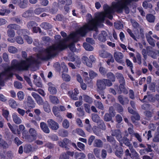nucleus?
Returning a JSON list of instances; mask_svg holds the SVG:
<instances>
[{
	"label": "nucleus",
	"instance_id": "nucleus-53",
	"mask_svg": "<svg viewBox=\"0 0 159 159\" xmlns=\"http://www.w3.org/2000/svg\"><path fill=\"white\" fill-rule=\"evenodd\" d=\"M113 117L110 114L106 113L104 116V120L106 121H109L111 120L112 117Z\"/></svg>",
	"mask_w": 159,
	"mask_h": 159
},
{
	"label": "nucleus",
	"instance_id": "nucleus-44",
	"mask_svg": "<svg viewBox=\"0 0 159 159\" xmlns=\"http://www.w3.org/2000/svg\"><path fill=\"white\" fill-rule=\"evenodd\" d=\"M11 130L14 134H20L21 132L18 128V127L16 126H13L11 125Z\"/></svg>",
	"mask_w": 159,
	"mask_h": 159
},
{
	"label": "nucleus",
	"instance_id": "nucleus-58",
	"mask_svg": "<svg viewBox=\"0 0 159 159\" xmlns=\"http://www.w3.org/2000/svg\"><path fill=\"white\" fill-rule=\"evenodd\" d=\"M126 31L127 33L133 39L134 41H137L136 36L134 34L131 30L128 28L126 30Z\"/></svg>",
	"mask_w": 159,
	"mask_h": 159
},
{
	"label": "nucleus",
	"instance_id": "nucleus-54",
	"mask_svg": "<svg viewBox=\"0 0 159 159\" xmlns=\"http://www.w3.org/2000/svg\"><path fill=\"white\" fill-rule=\"evenodd\" d=\"M124 157L123 159H129L131 157V154L128 149L126 150L124 152Z\"/></svg>",
	"mask_w": 159,
	"mask_h": 159
},
{
	"label": "nucleus",
	"instance_id": "nucleus-36",
	"mask_svg": "<svg viewBox=\"0 0 159 159\" xmlns=\"http://www.w3.org/2000/svg\"><path fill=\"white\" fill-rule=\"evenodd\" d=\"M83 100L84 102L89 104H91L93 103V101L91 97L86 94L83 95Z\"/></svg>",
	"mask_w": 159,
	"mask_h": 159
},
{
	"label": "nucleus",
	"instance_id": "nucleus-50",
	"mask_svg": "<svg viewBox=\"0 0 159 159\" xmlns=\"http://www.w3.org/2000/svg\"><path fill=\"white\" fill-rule=\"evenodd\" d=\"M106 138L108 142H110V143H111L112 145H115L116 141L113 136H108V135H107Z\"/></svg>",
	"mask_w": 159,
	"mask_h": 159
},
{
	"label": "nucleus",
	"instance_id": "nucleus-46",
	"mask_svg": "<svg viewBox=\"0 0 159 159\" xmlns=\"http://www.w3.org/2000/svg\"><path fill=\"white\" fill-rule=\"evenodd\" d=\"M104 12L106 14L110 12H112V8L109 6L107 4H105L103 6Z\"/></svg>",
	"mask_w": 159,
	"mask_h": 159
},
{
	"label": "nucleus",
	"instance_id": "nucleus-60",
	"mask_svg": "<svg viewBox=\"0 0 159 159\" xmlns=\"http://www.w3.org/2000/svg\"><path fill=\"white\" fill-rule=\"evenodd\" d=\"M59 134L61 136L65 137L68 136V133L67 130H63L59 131Z\"/></svg>",
	"mask_w": 159,
	"mask_h": 159
},
{
	"label": "nucleus",
	"instance_id": "nucleus-35",
	"mask_svg": "<svg viewBox=\"0 0 159 159\" xmlns=\"http://www.w3.org/2000/svg\"><path fill=\"white\" fill-rule=\"evenodd\" d=\"M28 3V0H23L22 1L20 0L18 6L20 8H25L27 7Z\"/></svg>",
	"mask_w": 159,
	"mask_h": 159
},
{
	"label": "nucleus",
	"instance_id": "nucleus-41",
	"mask_svg": "<svg viewBox=\"0 0 159 159\" xmlns=\"http://www.w3.org/2000/svg\"><path fill=\"white\" fill-rule=\"evenodd\" d=\"M58 3L60 5L69 6L72 3L71 0H59Z\"/></svg>",
	"mask_w": 159,
	"mask_h": 159
},
{
	"label": "nucleus",
	"instance_id": "nucleus-45",
	"mask_svg": "<svg viewBox=\"0 0 159 159\" xmlns=\"http://www.w3.org/2000/svg\"><path fill=\"white\" fill-rule=\"evenodd\" d=\"M147 40L149 44L153 47L155 45V41L151 36H149L147 38Z\"/></svg>",
	"mask_w": 159,
	"mask_h": 159
},
{
	"label": "nucleus",
	"instance_id": "nucleus-24",
	"mask_svg": "<svg viewBox=\"0 0 159 159\" xmlns=\"http://www.w3.org/2000/svg\"><path fill=\"white\" fill-rule=\"evenodd\" d=\"M137 32V33H135L136 39L141 38L143 39L145 38L144 30L143 28L140 27L139 28V32L138 30Z\"/></svg>",
	"mask_w": 159,
	"mask_h": 159
},
{
	"label": "nucleus",
	"instance_id": "nucleus-4",
	"mask_svg": "<svg viewBox=\"0 0 159 159\" xmlns=\"http://www.w3.org/2000/svg\"><path fill=\"white\" fill-rule=\"evenodd\" d=\"M29 132L30 134L27 131L24 130L22 133V138L27 142L31 143L36 139L37 134L36 130L33 128L29 129Z\"/></svg>",
	"mask_w": 159,
	"mask_h": 159
},
{
	"label": "nucleus",
	"instance_id": "nucleus-51",
	"mask_svg": "<svg viewBox=\"0 0 159 159\" xmlns=\"http://www.w3.org/2000/svg\"><path fill=\"white\" fill-rule=\"evenodd\" d=\"M10 12V11L3 8L0 9V15L4 16L8 15Z\"/></svg>",
	"mask_w": 159,
	"mask_h": 159
},
{
	"label": "nucleus",
	"instance_id": "nucleus-34",
	"mask_svg": "<svg viewBox=\"0 0 159 159\" xmlns=\"http://www.w3.org/2000/svg\"><path fill=\"white\" fill-rule=\"evenodd\" d=\"M40 26L42 28L45 30H50L52 28L51 24L46 22L42 23L40 25Z\"/></svg>",
	"mask_w": 159,
	"mask_h": 159
},
{
	"label": "nucleus",
	"instance_id": "nucleus-13",
	"mask_svg": "<svg viewBox=\"0 0 159 159\" xmlns=\"http://www.w3.org/2000/svg\"><path fill=\"white\" fill-rule=\"evenodd\" d=\"M48 125L52 130H56L59 128V124L52 119H49L47 121Z\"/></svg>",
	"mask_w": 159,
	"mask_h": 159
},
{
	"label": "nucleus",
	"instance_id": "nucleus-37",
	"mask_svg": "<svg viewBox=\"0 0 159 159\" xmlns=\"http://www.w3.org/2000/svg\"><path fill=\"white\" fill-rule=\"evenodd\" d=\"M68 70H63L62 73L64 72H67ZM62 77L63 80L66 82H69L70 80V77L69 75L66 74L62 73Z\"/></svg>",
	"mask_w": 159,
	"mask_h": 159
},
{
	"label": "nucleus",
	"instance_id": "nucleus-28",
	"mask_svg": "<svg viewBox=\"0 0 159 159\" xmlns=\"http://www.w3.org/2000/svg\"><path fill=\"white\" fill-rule=\"evenodd\" d=\"M148 54L153 58H156L157 56H159V50H156L154 52L152 50H149L148 51Z\"/></svg>",
	"mask_w": 159,
	"mask_h": 159
},
{
	"label": "nucleus",
	"instance_id": "nucleus-55",
	"mask_svg": "<svg viewBox=\"0 0 159 159\" xmlns=\"http://www.w3.org/2000/svg\"><path fill=\"white\" fill-rule=\"evenodd\" d=\"M18 99L20 101H21L24 99L25 96V93L22 91H19L17 93Z\"/></svg>",
	"mask_w": 159,
	"mask_h": 159
},
{
	"label": "nucleus",
	"instance_id": "nucleus-5",
	"mask_svg": "<svg viewBox=\"0 0 159 159\" xmlns=\"http://www.w3.org/2000/svg\"><path fill=\"white\" fill-rule=\"evenodd\" d=\"M112 84L110 80L105 79L98 80L97 82V86L98 91L101 92H102L105 90L106 86H111Z\"/></svg>",
	"mask_w": 159,
	"mask_h": 159
},
{
	"label": "nucleus",
	"instance_id": "nucleus-8",
	"mask_svg": "<svg viewBox=\"0 0 159 159\" xmlns=\"http://www.w3.org/2000/svg\"><path fill=\"white\" fill-rule=\"evenodd\" d=\"M10 77V70H4L0 73V86H3L4 80L9 79ZM1 87L0 86V89Z\"/></svg>",
	"mask_w": 159,
	"mask_h": 159
},
{
	"label": "nucleus",
	"instance_id": "nucleus-6",
	"mask_svg": "<svg viewBox=\"0 0 159 159\" xmlns=\"http://www.w3.org/2000/svg\"><path fill=\"white\" fill-rule=\"evenodd\" d=\"M35 107V103L32 98L30 96H27L23 104V107L26 110V113L28 114L31 111V110Z\"/></svg>",
	"mask_w": 159,
	"mask_h": 159
},
{
	"label": "nucleus",
	"instance_id": "nucleus-27",
	"mask_svg": "<svg viewBox=\"0 0 159 159\" xmlns=\"http://www.w3.org/2000/svg\"><path fill=\"white\" fill-rule=\"evenodd\" d=\"M116 76L120 84H125V81L122 74L116 73Z\"/></svg>",
	"mask_w": 159,
	"mask_h": 159
},
{
	"label": "nucleus",
	"instance_id": "nucleus-52",
	"mask_svg": "<svg viewBox=\"0 0 159 159\" xmlns=\"http://www.w3.org/2000/svg\"><path fill=\"white\" fill-rule=\"evenodd\" d=\"M46 9L43 8L39 7L35 9L34 11L35 14L39 15L41 13L45 11Z\"/></svg>",
	"mask_w": 159,
	"mask_h": 159
},
{
	"label": "nucleus",
	"instance_id": "nucleus-57",
	"mask_svg": "<svg viewBox=\"0 0 159 159\" xmlns=\"http://www.w3.org/2000/svg\"><path fill=\"white\" fill-rule=\"evenodd\" d=\"M102 142L100 139H96L94 141V146L98 147H100L102 146Z\"/></svg>",
	"mask_w": 159,
	"mask_h": 159
},
{
	"label": "nucleus",
	"instance_id": "nucleus-1",
	"mask_svg": "<svg viewBox=\"0 0 159 159\" xmlns=\"http://www.w3.org/2000/svg\"><path fill=\"white\" fill-rule=\"evenodd\" d=\"M65 41H66L65 39L61 40L57 45H53L47 48L44 50L46 55H40L38 56V58L42 60L48 61L55 57L58 54V53L55 51L56 50L62 51L65 48Z\"/></svg>",
	"mask_w": 159,
	"mask_h": 159
},
{
	"label": "nucleus",
	"instance_id": "nucleus-43",
	"mask_svg": "<svg viewBox=\"0 0 159 159\" xmlns=\"http://www.w3.org/2000/svg\"><path fill=\"white\" fill-rule=\"evenodd\" d=\"M107 76L111 82H114L115 81L116 77L113 73L111 72L108 73L107 74Z\"/></svg>",
	"mask_w": 159,
	"mask_h": 159
},
{
	"label": "nucleus",
	"instance_id": "nucleus-40",
	"mask_svg": "<svg viewBox=\"0 0 159 159\" xmlns=\"http://www.w3.org/2000/svg\"><path fill=\"white\" fill-rule=\"evenodd\" d=\"M146 18L149 22H154L155 20V17L152 14H148L147 15Z\"/></svg>",
	"mask_w": 159,
	"mask_h": 159
},
{
	"label": "nucleus",
	"instance_id": "nucleus-56",
	"mask_svg": "<svg viewBox=\"0 0 159 159\" xmlns=\"http://www.w3.org/2000/svg\"><path fill=\"white\" fill-rule=\"evenodd\" d=\"M34 83L38 87H42L41 79L40 78H38V80H34Z\"/></svg>",
	"mask_w": 159,
	"mask_h": 159
},
{
	"label": "nucleus",
	"instance_id": "nucleus-39",
	"mask_svg": "<svg viewBox=\"0 0 159 159\" xmlns=\"http://www.w3.org/2000/svg\"><path fill=\"white\" fill-rule=\"evenodd\" d=\"M33 148L30 144L25 145L24 147V151L26 153H29L32 151Z\"/></svg>",
	"mask_w": 159,
	"mask_h": 159
},
{
	"label": "nucleus",
	"instance_id": "nucleus-2",
	"mask_svg": "<svg viewBox=\"0 0 159 159\" xmlns=\"http://www.w3.org/2000/svg\"><path fill=\"white\" fill-rule=\"evenodd\" d=\"M22 57L26 59V60H22L19 62H16V60H13L11 61L12 66H11V70H28L29 68L32 64H34L37 62V60L34 59L32 56L27 58V54L25 51L21 52Z\"/></svg>",
	"mask_w": 159,
	"mask_h": 159
},
{
	"label": "nucleus",
	"instance_id": "nucleus-7",
	"mask_svg": "<svg viewBox=\"0 0 159 159\" xmlns=\"http://www.w3.org/2000/svg\"><path fill=\"white\" fill-rule=\"evenodd\" d=\"M98 23L97 21L93 19L89 20L87 24L85 25L88 31H93L96 32H98Z\"/></svg>",
	"mask_w": 159,
	"mask_h": 159
},
{
	"label": "nucleus",
	"instance_id": "nucleus-64",
	"mask_svg": "<svg viewBox=\"0 0 159 159\" xmlns=\"http://www.w3.org/2000/svg\"><path fill=\"white\" fill-rule=\"evenodd\" d=\"M95 105L99 109L103 110L104 109L103 106L101 102L95 101Z\"/></svg>",
	"mask_w": 159,
	"mask_h": 159
},
{
	"label": "nucleus",
	"instance_id": "nucleus-19",
	"mask_svg": "<svg viewBox=\"0 0 159 159\" xmlns=\"http://www.w3.org/2000/svg\"><path fill=\"white\" fill-rule=\"evenodd\" d=\"M108 36L107 32L104 31H102L98 36V40L102 42H104L107 40Z\"/></svg>",
	"mask_w": 159,
	"mask_h": 159
},
{
	"label": "nucleus",
	"instance_id": "nucleus-62",
	"mask_svg": "<svg viewBox=\"0 0 159 159\" xmlns=\"http://www.w3.org/2000/svg\"><path fill=\"white\" fill-rule=\"evenodd\" d=\"M0 147L3 149H6L8 147V144L3 140L1 141L0 142Z\"/></svg>",
	"mask_w": 159,
	"mask_h": 159
},
{
	"label": "nucleus",
	"instance_id": "nucleus-30",
	"mask_svg": "<svg viewBox=\"0 0 159 159\" xmlns=\"http://www.w3.org/2000/svg\"><path fill=\"white\" fill-rule=\"evenodd\" d=\"M106 17V14L104 12H101L98 13L96 18L97 20L100 22H103Z\"/></svg>",
	"mask_w": 159,
	"mask_h": 159
},
{
	"label": "nucleus",
	"instance_id": "nucleus-9",
	"mask_svg": "<svg viewBox=\"0 0 159 159\" xmlns=\"http://www.w3.org/2000/svg\"><path fill=\"white\" fill-rule=\"evenodd\" d=\"M89 58V59L87 57L84 56L82 59L83 62L86 64L88 67L91 68L92 67V63L95 62L96 59L93 55H90Z\"/></svg>",
	"mask_w": 159,
	"mask_h": 159
},
{
	"label": "nucleus",
	"instance_id": "nucleus-18",
	"mask_svg": "<svg viewBox=\"0 0 159 159\" xmlns=\"http://www.w3.org/2000/svg\"><path fill=\"white\" fill-rule=\"evenodd\" d=\"M65 39L66 41L71 39L72 43H75L79 41V38L76 36L75 33H73L70 34L68 36L65 38Z\"/></svg>",
	"mask_w": 159,
	"mask_h": 159
},
{
	"label": "nucleus",
	"instance_id": "nucleus-21",
	"mask_svg": "<svg viewBox=\"0 0 159 159\" xmlns=\"http://www.w3.org/2000/svg\"><path fill=\"white\" fill-rule=\"evenodd\" d=\"M116 151L115 152V155L118 157L121 158L124 154L123 148L121 146H116Z\"/></svg>",
	"mask_w": 159,
	"mask_h": 159
},
{
	"label": "nucleus",
	"instance_id": "nucleus-15",
	"mask_svg": "<svg viewBox=\"0 0 159 159\" xmlns=\"http://www.w3.org/2000/svg\"><path fill=\"white\" fill-rule=\"evenodd\" d=\"M71 142L67 138H64L62 141H59L58 142L59 145L62 148H64L66 150H69V148L68 147V144Z\"/></svg>",
	"mask_w": 159,
	"mask_h": 159
},
{
	"label": "nucleus",
	"instance_id": "nucleus-59",
	"mask_svg": "<svg viewBox=\"0 0 159 159\" xmlns=\"http://www.w3.org/2000/svg\"><path fill=\"white\" fill-rule=\"evenodd\" d=\"M69 125L70 123L69 121L66 119H64L62 122L63 127L65 129H67L69 127Z\"/></svg>",
	"mask_w": 159,
	"mask_h": 159
},
{
	"label": "nucleus",
	"instance_id": "nucleus-20",
	"mask_svg": "<svg viewBox=\"0 0 159 159\" xmlns=\"http://www.w3.org/2000/svg\"><path fill=\"white\" fill-rule=\"evenodd\" d=\"M88 32L85 25L80 28L76 31V33L82 36H84Z\"/></svg>",
	"mask_w": 159,
	"mask_h": 159
},
{
	"label": "nucleus",
	"instance_id": "nucleus-3",
	"mask_svg": "<svg viewBox=\"0 0 159 159\" xmlns=\"http://www.w3.org/2000/svg\"><path fill=\"white\" fill-rule=\"evenodd\" d=\"M130 2V0H126L124 2L119 1L116 2H113L112 3V6L113 8L117 12L121 13L123 12V10L124 9L125 13L128 14L129 11L127 5Z\"/></svg>",
	"mask_w": 159,
	"mask_h": 159
},
{
	"label": "nucleus",
	"instance_id": "nucleus-31",
	"mask_svg": "<svg viewBox=\"0 0 159 159\" xmlns=\"http://www.w3.org/2000/svg\"><path fill=\"white\" fill-rule=\"evenodd\" d=\"M48 85L49 86L48 87V91L50 93L52 94H55L57 91L55 87L51 83H49Z\"/></svg>",
	"mask_w": 159,
	"mask_h": 159
},
{
	"label": "nucleus",
	"instance_id": "nucleus-61",
	"mask_svg": "<svg viewBox=\"0 0 159 159\" xmlns=\"http://www.w3.org/2000/svg\"><path fill=\"white\" fill-rule=\"evenodd\" d=\"M14 87L18 89H21L22 88L23 86L21 83L18 81H15L14 83Z\"/></svg>",
	"mask_w": 159,
	"mask_h": 159
},
{
	"label": "nucleus",
	"instance_id": "nucleus-17",
	"mask_svg": "<svg viewBox=\"0 0 159 159\" xmlns=\"http://www.w3.org/2000/svg\"><path fill=\"white\" fill-rule=\"evenodd\" d=\"M102 56L104 58H108L107 62L108 65H110L111 63H113L114 62V59L112 55L110 53L108 52H105V53L102 54Z\"/></svg>",
	"mask_w": 159,
	"mask_h": 159
},
{
	"label": "nucleus",
	"instance_id": "nucleus-16",
	"mask_svg": "<svg viewBox=\"0 0 159 159\" xmlns=\"http://www.w3.org/2000/svg\"><path fill=\"white\" fill-rule=\"evenodd\" d=\"M79 93V90L77 88H75L74 90L68 91L67 94L71 98L74 100H77L78 99L77 96Z\"/></svg>",
	"mask_w": 159,
	"mask_h": 159
},
{
	"label": "nucleus",
	"instance_id": "nucleus-26",
	"mask_svg": "<svg viewBox=\"0 0 159 159\" xmlns=\"http://www.w3.org/2000/svg\"><path fill=\"white\" fill-rule=\"evenodd\" d=\"M20 26L16 24H11V38L14 37L15 35V32L12 29L19 30Z\"/></svg>",
	"mask_w": 159,
	"mask_h": 159
},
{
	"label": "nucleus",
	"instance_id": "nucleus-14",
	"mask_svg": "<svg viewBox=\"0 0 159 159\" xmlns=\"http://www.w3.org/2000/svg\"><path fill=\"white\" fill-rule=\"evenodd\" d=\"M111 135L115 136L116 139L120 141L122 136V133L119 129H115L111 130Z\"/></svg>",
	"mask_w": 159,
	"mask_h": 159
},
{
	"label": "nucleus",
	"instance_id": "nucleus-23",
	"mask_svg": "<svg viewBox=\"0 0 159 159\" xmlns=\"http://www.w3.org/2000/svg\"><path fill=\"white\" fill-rule=\"evenodd\" d=\"M40 126L41 129L44 133L46 134L50 133V130L46 123L43 122H41Z\"/></svg>",
	"mask_w": 159,
	"mask_h": 159
},
{
	"label": "nucleus",
	"instance_id": "nucleus-47",
	"mask_svg": "<svg viewBox=\"0 0 159 159\" xmlns=\"http://www.w3.org/2000/svg\"><path fill=\"white\" fill-rule=\"evenodd\" d=\"M12 116L13 121L16 123L18 125H19V124L21 123V120L19 117L17 116L16 114H13Z\"/></svg>",
	"mask_w": 159,
	"mask_h": 159
},
{
	"label": "nucleus",
	"instance_id": "nucleus-10",
	"mask_svg": "<svg viewBox=\"0 0 159 159\" xmlns=\"http://www.w3.org/2000/svg\"><path fill=\"white\" fill-rule=\"evenodd\" d=\"M125 84H120L119 86L118 85H115L114 86V88L116 90L118 93L121 94L122 93L125 95H126L128 93V91L127 88H126Z\"/></svg>",
	"mask_w": 159,
	"mask_h": 159
},
{
	"label": "nucleus",
	"instance_id": "nucleus-22",
	"mask_svg": "<svg viewBox=\"0 0 159 159\" xmlns=\"http://www.w3.org/2000/svg\"><path fill=\"white\" fill-rule=\"evenodd\" d=\"M32 96L35 99L37 103L39 105L43 104V101L41 96L37 93L33 92L31 93Z\"/></svg>",
	"mask_w": 159,
	"mask_h": 159
},
{
	"label": "nucleus",
	"instance_id": "nucleus-12",
	"mask_svg": "<svg viewBox=\"0 0 159 159\" xmlns=\"http://www.w3.org/2000/svg\"><path fill=\"white\" fill-rule=\"evenodd\" d=\"M114 57L116 61L124 65L125 62L123 61L124 56L121 52H115L113 54Z\"/></svg>",
	"mask_w": 159,
	"mask_h": 159
},
{
	"label": "nucleus",
	"instance_id": "nucleus-29",
	"mask_svg": "<svg viewBox=\"0 0 159 159\" xmlns=\"http://www.w3.org/2000/svg\"><path fill=\"white\" fill-rule=\"evenodd\" d=\"M60 110L59 107L56 106H54L52 108V112L53 114L56 117H59L61 119V120H62V117H61L60 115Z\"/></svg>",
	"mask_w": 159,
	"mask_h": 159
},
{
	"label": "nucleus",
	"instance_id": "nucleus-25",
	"mask_svg": "<svg viewBox=\"0 0 159 159\" xmlns=\"http://www.w3.org/2000/svg\"><path fill=\"white\" fill-rule=\"evenodd\" d=\"M118 100L120 103L124 105V104H127L129 102V100L127 97H123V95H120L118 97Z\"/></svg>",
	"mask_w": 159,
	"mask_h": 159
},
{
	"label": "nucleus",
	"instance_id": "nucleus-42",
	"mask_svg": "<svg viewBox=\"0 0 159 159\" xmlns=\"http://www.w3.org/2000/svg\"><path fill=\"white\" fill-rule=\"evenodd\" d=\"M37 23L33 21H31L28 22L27 26L29 29H33L34 27L38 25Z\"/></svg>",
	"mask_w": 159,
	"mask_h": 159
},
{
	"label": "nucleus",
	"instance_id": "nucleus-48",
	"mask_svg": "<svg viewBox=\"0 0 159 159\" xmlns=\"http://www.w3.org/2000/svg\"><path fill=\"white\" fill-rule=\"evenodd\" d=\"M120 141L123 142V143L127 146H130L131 145L129 139L126 137H122V139L120 140Z\"/></svg>",
	"mask_w": 159,
	"mask_h": 159
},
{
	"label": "nucleus",
	"instance_id": "nucleus-33",
	"mask_svg": "<svg viewBox=\"0 0 159 159\" xmlns=\"http://www.w3.org/2000/svg\"><path fill=\"white\" fill-rule=\"evenodd\" d=\"M17 33L18 34L23 36L24 38L26 36H28L29 31L26 29H21L17 31Z\"/></svg>",
	"mask_w": 159,
	"mask_h": 159
},
{
	"label": "nucleus",
	"instance_id": "nucleus-63",
	"mask_svg": "<svg viewBox=\"0 0 159 159\" xmlns=\"http://www.w3.org/2000/svg\"><path fill=\"white\" fill-rule=\"evenodd\" d=\"M81 157H85V155L84 153L76 152L75 153V159H78L79 158Z\"/></svg>",
	"mask_w": 159,
	"mask_h": 159
},
{
	"label": "nucleus",
	"instance_id": "nucleus-32",
	"mask_svg": "<svg viewBox=\"0 0 159 159\" xmlns=\"http://www.w3.org/2000/svg\"><path fill=\"white\" fill-rule=\"evenodd\" d=\"M49 99L52 103L54 105H56L60 103V102L58 98L55 96L50 95Z\"/></svg>",
	"mask_w": 159,
	"mask_h": 159
},
{
	"label": "nucleus",
	"instance_id": "nucleus-38",
	"mask_svg": "<svg viewBox=\"0 0 159 159\" xmlns=\"http://www.w3.org/2000/svg\"><path fill=\"white\" fill-rule=\"evenodd\" d=\"M32 10H29L25 12L22 14V16L25 18L31 17L32 15Z\"/></svg>",
	"mask_w": 159,
	"mask_h": 159
},
{
	"label": "nucleus",
	"instance_id": "nucleus-11",
	"mask_svg": "<svg viewBox=\"0 0 159 159\" xmlns=\"http://www.w3.org/2000/svg\"><path fill=\"white\" fill-rule=\"evenodd\" d=\"M99 128L102 129V130H105L106 129V126L104 122L101 120L98 122V127L94 126L93 128V131L97 135H99Z\"/></svg>",
	"mask_w": 159,
	"mask_h": 159
},
{
	"label": "nucleus",
	"instance_id": "nucleus-49",
	"mask_svg": "<svg viewBox=\"0 0 159 159\" xmlns=\"http://www.w3.org/2000/svg\"><path fill=\"white\" fill-rule=\"evenodd\" d=\"M83 46L84 48L87 51H92L93 49V47L91 46L90 44L86 43H84Z\"/></svg>",
	"mask_w": 159,
	"mask_h": 159
}]
</instances>
